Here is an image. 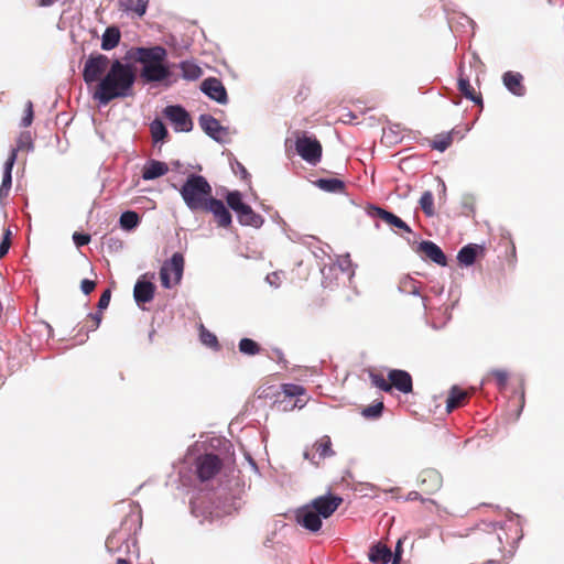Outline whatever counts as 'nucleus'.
Here are the masks:
<instances>
[{
    "label": "nucleus",
    "mask_w": 564,
    "mask_h": 564,
    "mask_svg": "<svg viewBox=\"0 0 564 564\" xmlns=\"http://www.w3.org/2000/svg\"><path fill=\"white\" fill-rule=\"evenodd\" d=\"M490 375L494 376L496 378V381H497V386L500 390H503L506 387H507V382H508V372L506 370H502V369H492L490 371Z\"/></svg>",
    "instance_id": "46"
},
{
    "label": "nucleus",
    "mask_w": 564,
    "mask_h": 564,
    "mask_svg": "<svg viewBox=\"0 0 564 564\" xmlns=\"http://www.w3.org/2000/svg\"><path fill=\"white\" fill-rule=\"evenodd\" d=\"M484 252V246L477 243H468L460 248L457 253V261L463 267H470L475 263L478 256Z\"/></svg>",
    "instance_id": "18"
},
{
    "label": "nucleus",
    "mask_w": 564,
    "mask_h": 564,
    "mask_svg": "<svg viewBox=\"0 0 564 564\" xmlns=\"http://www.w3.org/2000/svg\"><path fill=\"white\" fill-rule=\"evenodd\" d=\"M198 124L200 129L215 142L224 143L223 134L227 133L228 128L220 124V122L209 113H202L198 117Z\"/></svg>",
    "instance_id": "12"
},
{
    "label": "nucleus",
    "mask_w": 564,
    "mask_h": 564,
    "mask_svg": "<svg viewBox=\"0 0 564 564\" xmlns=\"http://www.w3.org/2000/svg\"><path fill=\"white\" fill-rule=\"evenodd\" d=\"M296 153L308 164L316 165L322 158V144L312 135L303 133L295 141Z\"/></svg>",
    "instance_id": "6"
},
{
    "label": "nucleus",
    "mask_w": 564,
    "mask_h": 564,
    "mask_svg": "<svg viewBox=\"0 0 564 564\" xmlns=\"http://www.w3.org/2000/svg\"><path fill=\"white\" fill-rule=\"evenodd\" d=\"M17 161V150L10 151L8 159L3 165V175L2 182L0 185V204H2L3 199L8 197L9 192L12 186V170Z\"/></svg>",
    "instance_id": "17"
},
{
    "label": "nucleus",
    "mask_w": 564,
    "mask_h": 564,
    "mask_svg": "<svg viewBox=\"0 0 564 564\" xmlns=\"http://www.w3.org/2000/svg\"><path fill=\"white\" fill-rule=\"evenodd\" d=\"M343 498L326 494L313 499L295 511L296 522L310 532H318L322 528V519L329 518L340 506Z\"/></svg>",
    "instance_id": "3"
},
{
    "label": "nucleus",
    "mask_w": 564,
    "mask_h": 564,
    "mask_svg": "<svg viewBox=\"0 0 564 564\" xmlns=\"http://www.w3.org/2000/svg\"><path fill=\"white\" fill-rule=\"evenodd\" d=\"M332 263L337 265V272H340L341 274L347 273L349 280L354 276L355 271L352 270V262L349 254L340 257L336 262Z\"/></svg>",
    "instance_id": "38"
},
{
    "label": "nucleus",
    "mask_w": 564,
    "mask_h": 564,
    "mask_svg": "<svg viewBox=\"0 0 564 564\" xmlns=\"http://www.w3.org/2000/svg\"><path fill=\"white\" fill-rule=\"evenodd\" d=\"M239 351L246 356H254L260 352V345L248 337L241 338L238 344Z\"/></svg>",
    "instance_id": "34"
},
{
    "label": "nucleus",
    "mask_w": 564,
    "mask_h": 564,
    "mask_svg": "<svg viewBox=\"0 0 564 564\" xmlns=\"http://www.w3.org/2000/svg\"><path fill=\"white\" fill-rule=\"evenodd\" d=\"M110 299H111V290L106 289L101 293L100 299L98 301V304H97L98 311L102 312L104 310H106L109 306Z\"/></svg>",
    "instance_id": "49"
},
{
    "label": "nucleus",
    "mask_w": 564,
    "mask_h": 564,
    "mask_svg": "<svg viewBox=\"0 0 564 564\" xmlns=\"http://www.w3.org/2000/svg\"><path fill=\"white\" fill-rule=\"evenodd\" d=\"M17 153L22 150H26L31 152L34 150V143L32 139V134L30 131H23L17 139V148L11 149V151H15Z\"/></svg>",
    "instance_id": "35"
},
{
    "label": "nucleus",
    "mask_w": 564,
    "mask_h": 564,
    "mask_svg": "<svg viewBox=\"0 0 564 564\" xmlns=\"http://www.w3.org/2000/svg\"><path fill=\"white\" fill-rule=\"evenodd\" d=\"M155 333H156V332H155V329H154V328H152V329L149 332L148 339H149V341H150V343H153V340H154V336H155Z\"/></svg>",
    "instance_id": "61"
},
{
    "label": "nucleus",
    "mask_w": 564,
    "mask_h": 564,
    "mask_svg": "<svg viewBox=\"0 0 564 564\" xmlns=\"http://www.w3.org/2000/svg\"><path fill=\"white\" fill-rule=\"evenodd\" d=\"M73 241L76 247H84L90 242V236L85 232L75 231L73 234Z\"/></svg>",
    "instance_id": "48"
},
{
    "label": "nucleus",
    "mask_w": 564,
    "mask_h": 564,
    "mask_svg": "<svg viewBox=\"0 0 564 564\" xmlns=\"http://www.w3.org/2000/svg\"><path fill=\"white\" fill-rule=\"evenodd\" d=\"M282 391L285 398H295L305 393L304 387L295 383L283 384Z\"/></svg>",
    "instance_id": "44"
},
{
    "label": "nucleus",
    "mask_w": 564,
    "mask_h": 564,
    "mask_svg": "<svg viewBox=\"0 0 564 564\" xmlns=\"http://www.w3.org/2000/svg\"><path fill=\"white\" fill-rule=\"evenodd\" d=\"M88 317H90L94 321V325L89 329L90 332H94L99 327L102 321V314L100 311H98L97 313H89Z\"/></svg>",
    "instance_id": "52"
},
{
    "label": "nucleus",
    "mask_w": 564,
    "mask_h": 564,
    "mask_svg": "<svg viewBox=\"0 0 564 564\" xmlns=\"http://www.w3.org/2000/svg\"><path fill=\"white\" fill-rule=\"evenodd\" d=\"M55 1L56 0H39V6L47 8V7L53 6Z\"/></svg>",
    "instance_id": "58"
},
{
    "label": "nucleus",
    "mask_w": 564,
    "mask_h": 564,
    "mask_svg": "<svg viewBox=\"0 0 564 564\" xmlns=\"http://www.w3.org/2000/svg\"><path fill=\"white\" fill-rule=\"evenodd\" d=\"M402 544H403V540L399 539L397 544H395V546H394V552H392V558L391 560H398V561L402 560V554H403Z\"/></svg>",
    "instance_id": "53"
},
{
    "label": "nucleus",
    "mask_w": 564,
    "mask_h": 564,
    "mask_svg": "<svg viewBox=\"0 0 564 564\" xmlns=\"http://www.w3.org/2000/svg\"><path fill=\"white\" fill-rule=\"evenodd\" d=\"M368 214L371 217L380 218L384 223H387L391 227H395L398 225H401L402 219L393 214L392 212H389L382 207L370 205L368 209Z\"/></svg>",
    "instance_id": "24"
},
{
    "label": "nucleus",
    "mask_w": 564,
    "mask_h": 564,
    "mask_svg": "<svg viewBox=\"0 0 564 564\" xmlns=\"http://www.w3.org/2000/svg\"><path fill=\"white\" fill-rule=\"evenodd\" d=\"M137 80L135 67L119 58L111 61L104 77L96 85L93 99L99 106H107L115 99L133 96V87Z\"/></svg>",
    "instance_id": "1"
},
{
    "label": "nucleus",
    "mask_w": 564,
    "mask_h": 564,
    "mask_svg": "<svg viewBox=\"0 0 564 564\" xmlns=\"http://www.w3.org/2000/svg\"><path fill=\"white\" fill-rule=\"evenodd\" d=\"M502 84L506 89L517 97H523L527 89L523 85V75L519 72L507 70L502 74Z\"/></svg>",
    "instance_id": "16"
},
{
    "label": "nucleus",
    "mask_w": 564,
    "mask_h": 564,
    "mask_svg": "<svg viewBox=\"0 0 564 564\" xmlns=\"http://www.w3.org/2000/svg\"><path fill=\"white\" fill-rule=\"evenodd\" d=\"M185 206L191 212L203 210L213 196V188L207 178L200 174L191 173L178 188Z\"/></svg>",
    "instance_id": "4"
},
{
    "label": "nucleus",
    "mask_w": 564,
    "mask_h": 564,
    "mask_svg": "<svg viewBox=\"0 0 564 564\" xmlns=\"http://www.w3.org/2000/svg\"><path fill=\"white\" fill-rule=\"evenodd\" d=\"M273 351H274V354H275V356L278 357L279 360L283 359V352H282L281 349L275 348Z\"/></svg>",
    "instance_id": "62"
},
{
    "label": "nucleus",
    "mask_w": 564,
    "mask_h": 564,
    "mask_svg": "<svg viewBox=\"0 0 564 564\" xmlns=\"http://www.w3.org/2000/svg\"><path fill=\"white\" fill-rule=\"evenodd\" d=\"M409 295L421 296L419 283L411 289Z\"/></svg>",
    "instance_id": "59"
},
{
    "label": "nucleus",
    "mask_w": 564,
    "mask_h": 564,
    "mask_svg": "<svg viewBox=\"0 0 564 564\" xmlns=\"http://www.w3.org/2000/svg\"><path fill=\"white\" fill-rule=\"evenodd\" d=\"M236 172L240 174L242 180H247L249 177L247 169L240 162H236Z\"/></svg>",
    "instance_id": "54"
},
{
    "label": "nucleus",
    "mask_w": 564,
    "mask_h": 564,
    "mask_svg": "<svg viewBox=\"0 0 564 564\" xmlns=\"http://www.w3.org/2000/svg\"><path fill=\"white\" fill-rule=\"evenodd\" d=\"M315 446L319 458L324 459L335 455V452L332 449V442L329 436H324L319 443H316Z\"/></svg>",
    "instance_id": "39"
},
{
    "label": "nucleus",
    "mask_w": 564,
    "mask_h": 564,
    "mask_svg": "<svg viewBox=\"0 0 564 564\" xmlns=\"http://www.w3.org/2000/svg\"><path fill=\"white\" fill-rule=\"evenodd\" d=\"M458 89L462 95L468 100L473 101L476 105H482V97L480 94H476L473 89L470 82L467 77L459 76L458 78Z\"/></svg>",
    "instance_id": "28"
},
{
    "label": "nucleus",
    "mask_w": 564,
    "mask_h": 564,
    "mask_svg": "<svg viewBox=\"0 0 564 564\" xmlns=\"http://www.w3.org/2000/svg\"><path fill=\"white\" fill-rule=\"evenodd\" d=\"M34 119V112H33V104L32 101L28 100L25 104V110L24 116L21 120V127L26 128L32 124Z\"/></svg>",
    "instance_id": "47"
},
{
    "label": "nucleus",
    "mask_w": 564,
    "mask_h": 564,
    "mask_svg": "<svg viewBox=\"0 0 564 564\" xmlns=\"http://www.w3.org/2000/svg\"><path fill=\"white\" fill-rule=\"evenodd\" d=\"M397 228L405 231L406 234H410V235L413 234L411 227L404 220H402L401 225H398Z\"/></svg>",
    "instance_id": "56"
},
{
    "label": "nucleus",
    "mask_w": 564,
    "mask_h": 564,
    "mask_svg": "<svg viewBox=\"0 0 564 564\" xmlns=\"http://www.w3.org/2000/svg\"><path fill=\"white\" fill-rule=\"evenodd\" d=\"M388 380L391 384V390L394 388L401 393L408 394L413 390V380L406 370L391 369L388 372Z\"/></svg>",
    "instance_id": "14"
},
{
    "label": "nucleus",
    "mask_w": 564,
    "mask_h": 564,
    "mask_svg": "<svg viewBox=\"0 0 564 564\" xmlns=\"http://www.w3.org/2000/svg\"><path fill=\"white\" fill-rule=\"evenodd\" d=\"M203 210L212 213L217 219L219 227L227 228L232 223V216L229 208L218 198L213 197Z\"/></svg>",
    "instance_id": "15"
},
{
    "label": "nucleus",
    "mask_w": 564,
    "mask_h": 564,
    "mask_svg": "<svg viewBox=\"0 0 564 564\" xmlns=\"http://www.w3.org/2000/svg\"><path fill=\"white\" fill-rule=\"evenodd\" d=\"M126 58H134L141 64L140 78L144 84H163L171 86L173 73L167 62V51L161 45L139 46L128 51Z\"/></svg>",
    "instance_id": "2"
},
{
    "label": "nucleus",
    "mask_w": 564,
    "mask_h": 564,
    "mask_svg": "<svg viewBox=\"0 0 564 564\" xmlns=\"http://www.w3.org/2000/svg\"><path fill=\"white\" fill-rule=\"evenodd\" d=\"M405 240L410 246L413 247L415 253L424 254L426 259L431 260L437 265H447V258L444 251L435 242L431 240H422L421 242H417L416 235H413V239L408 237Z\"/></svg>",
    "instance_id": "7"
},
{
    "label": "nucleus",
    "mask_w": 564,
    "mask_h": 564,
    "mask_svg": "<svg viewBox=\"0 0 564 564\" xmlns=\"http://www.w3.org/2000/svg\"><path fill=\"white\" fill-rule=\"evenodd\" d=\"M162 113L176 132H191L193 130L194 123L191 115L182 105H167Z\"/></svg>",
    "instance_id": "8"
},
{
    "label": "nucleus",
    "mask_w": 564,
    "mask_h": 564,
    "mask_svg": "<svg viewBox=\"0 0 564 564\" xmlns=\"http://www.w3.org/2000/svg\"><path fill=\"white\" fill-rule=\"evenodd\" d=\"M322 273V285L324 288H333L336 284L337 276V265L333 264L332 262L328 264H324L321 268Z\"/></svg>",
    "instance_id": "31"
},
{
    "label": "nucleus",
    "mask_w": 564,
    "mask_h": 564,
    "mask_svg": "<svg viewBox=\"0 0 564 564\" xmlns=\"http://www.w3.org/2000/svg\"><path fill=\"white\" fill-rule=\"evenodd\" d=\"M117 564H131V562L126 558L119 557L117 560Z\"/></svg>",
    "instance_id": "64"
},
{
    "label": "nucleus",
    "mask_w": 564,
    "mask_h": 564,
    "mask_svg": "<svg viewBox=\"0 0 564 564\" xmlns=\"http://www.w3.org/2000/svg\"><path fill=\"white\" fill-rule=\"evenodd\" d=\"M199 89L205 96L219 105H227L229 101L227 89L217 77L205 78L200 83Z\"/></svg>",
    "instance_id": "11"
},
{
    "label": "nucleus",
    "mask_w": 564,
    "mask_h": 564,
    "mask_svg": "<svg viewBox=\"0 0 564 564\" xmlns=\"http://www.w3.org/2000/svg\"><path fill=\"white\" fill-rule=\"evenodd\" d=\"M236 215L241 226L260 228L264 223L263 217L260 214H257L248 204L236 213Z\"/></svg>",
    "instance_id": "20"
},
{
    "label": "nucleus",
    "mask_w": 564,
    "mask_h": 564,
    "mask_svg": "<svg viewBox=\"0 0 564 564\" xmlns=\"http://www.w3.org/2000/svg\"><path fill=\"white\" fill-rule=\"evenodd\" d=\"M419 479L423 490L429 494H433L442 487V476L436 469L423 470Z\"/></svg>",
    "instance_id": "19"
},
{
    "label": "nucleus",
    "mask_w": 564,
    "mask_h": 564,
    "mask_svg": "<svg viewBox=\"0 0 564 564\" xmlns=\"http://www.w3.org/2000/svg\"><path fill=\"white\" fill-rule=\"evenodd\" d=\"M2 240H6L8 242H11V230L8 228L4 230Z\"/></svg>",
    "instance_id": "60"
},
{
    "label": "nucleus",
    "mask_w": 564,
    "mask_h": 564,
    "mask_svg": "<svg viewBox=\"0 0 564 564\" xmlns=\"http://www.w3.org/2000/svg\"><path fill=\"white\" fill-rule=\"evenodd\" d=\"M265 281L273 288L278 289L281 285V278L279 272H271L265 276Z\"/></svg>",
    "instance_id": "51"
},
{
    "label": "nucleus",
    "mask_w": 564,
    "mask_h": 564,
    "mask_svg": "<svg viewBox=\"0 0 564 564\" xmlns=\"http://www.w3.org/2000/svg\"><path fill=\"white\" fill-rule=\"evenodd\" d=\"M199 338L205 346L218 349L219 345L216 335L207 330L204 326L200 327Z\"/></svg>",
    "instance_id": "41"
},
{
    "label": "nucleus",
    "mask_w": 564,
    "mask_h": 564,
    "mask_svg": "<svg viewBox=\"0 0 564 564\" xmlns=\"http://www.w3.org/2000/svg\"><path fill=\"white\" fill-rule=\"evenodd\" d=\"M419 204H420L421 209L427 217L434 216V214H435L434 197H433L432 192H430V191L424 192L420 198Z\"/></svg>",
    "instance_id": "37"
},
{
    "label": "nucleus",
    "mask_w": 564,
    "mask_h": 564,
    "mask_svg": "<svg viewBox=\"0 0 564 564\" xmlns=\"http://www.w3.org/2000/svg\"><path fill=\"white\" fill-rule=\"evenodd\" d=\"M10 246H11V242L1 240V242H0V259H2L9 252Z\"/></svg>",
    "instance_id": "55"
},
{
    "label": "nucleus",
    "mask_w": 564,
    "mask_h": 564,
    "mask_svg": "<svg viewBox=\"0 0 564 564\" xmlns=\"http://www.w3.org/2000/svg\"><path fill=\"white\" fill-rule=\"evenodd\" d=\"M170 272H173L175 284H178L184 272V257L181 252H174L160 269V279L164 289L172 288Z\"/></svg>",
    "instance_id": "9"
},
{
    "label": "nucleus",
    "mask_w": 564,
    "mask_h": 564,
    "mask_svg": "<svg viewBox=\"0 0 564 564\" xmlns=\"http://www.w3.org/2000/svg\"><path fill=\"white\" fill-rule=\"evenodd\" d=\"M121 40V32L118 26L109 25L101 35L100 47L102 51H111L117 47Z\"/></svg>",
    "instance_id": "23"
},
{
    "label": "nucleus",
    "mask_w": 564,
    "mask_h": 564,
    "mask_svg": "<svg viewBox=\"0 0 564 564\" xmlns=\"http://www.w3.org/2000/svg\"><path fill=\"white\" fill-rule=\"evenodd\" d=\"M408 500H423L422 496L417 491H410Z\"/></svg>",
    "instance_id": "57"
},
{
    "label": "nucleus",
    "mask_w": 564,
    "mask_h": 564,
    "mask_svg": "<svg viewBox=\"0 0 564 564\" xmlns=\"http://www.w3.org/2000/svg\"><path fill=\"white\" fill-rule=\"evenodd\" d=\"M120 2L124 11H133L139 17H142L147 12L149 0H121Z\"/></svg>",
    "instance_id": "32"
},
{
    "label": "nucleus",
    "mask_w": 564,
    "mask_h": 564,
    "mask_svg": "<svg viewBox=\"0 0 564 564\" xmlns=\"http://www.w3.org/2000/svg\"><path fill=\"white\" fill-rule=\"evenodd\" d=\"M315 185L324 191V192H327V193H343L344 189H345V183L344 181L339 180V178H336V177H330V178H318L315 181Z\"/></svg>",
    "instance_id": "27"
},
{
    "label": "nucleus",
    "mask_w": 564,
    "mask_h": 564,
    "mask_svg": "<svg viewBox=\"0 0 564 564\" xmlns=\"http://www.w3.org/2000/svg\"><path fill=\"white\" fill-rule=\"evenodd\" d=\"M156 286L153 282L148 280V274H142L137 280L133 288V299L135 303L141 306L153 300Z\"/></svg>",
    "instance_id": "13"
},
{
    "label": "nucleus",
    "mask_w": 564,
    "mask_h": 564,
    "mask_svg": "<svg viewBox=\"0 0 564 564\" xmlns=\"http://www.w3.org/2000/svg\"><path fill=\"white\" fill-rule=\"evenodd\" d=\"M169 172V166L165 162L158 160H149L142 170V178L144 181H152L165 175Z\"/></svg>",
    "instance_id": "21"
},
{
    "label": "nucleus",
    "mask_w": 564,
    "mask_h": 564,
    "mask_svg": "<svg viewBox=\"0 0 564 564\" xmlns=\"http://www.w3.org/2000/svg\"><path fill=\"white\" fill-rule=\"evenodd\" d=\"M383 409H384L383 402L379 401V402H376L373 404L366 406L362 410L361 414L366 419L376 420L382 415Z\"/></svg>",
    "instance_id": "40"
},
{
    "label": "nucleus",
    "mask_w": 564,
    "mask_h": 564,
    "mask_svg": "<svg viewBox=\"0 0 564 564\" xmlns=\"http://www.w3.org/2000/svg\"><path fill=\"white\" fill-rule=\"evenodd\" d=\"M227 207L238 213L247 203L243 202L242 194L239 191H229L226 195Z\"/></svg>",
    "instance_id": "33"
},
{
    "label": "nucleus",
    "mask_w": 564,
    "mask_h": 564,
    "mask_svg": "<svg viewBox=\"0 0 564 564\" xmlns=\"http://www.w3.org/2000/svg\"><path fill=\"white\" fill-rule=\"evenodd\" d=\"M153 144L162 143L169 137V130L162 119L155 118L150 123Z\"/></svg>",
    "instance_id": "26"
},
{
    "label": "nucleus",
    "mask_w": 564,
    "mask_h": 564,
    "mask_svg": "<svg viewBox=\"0 0 564 564\" xmlns=\"http://www.w3.org/2000/svg\"><path fill=\"white\" fill-rule=\"evenodd\" d=\"M417 282L410 275H404L400 279L398 284V291L402 294H409L411 289L415 286Z\"/></svg>",
    "instance_id": "45"
},
{
    "label": "nucleus",
    "mask_w": 564,
    "mask_h": 564,
    "mask_svg": "<svg viewBox=\"0 0 564 564\" xmlns=\"http://www.w3.org/2000/svg\"><path fill=\"white\" fill-rule=\"evenodd\" d=\"M467 399V393L457 386H453L446 400V411L451 413L462 406Z\"/></svg>",
    "instance_id": "25"
},
{
    "label": "nucleus",
    "mask_w": 564,
    "mask_h": 564,
    "mask_svg": "<svg viewBox=\"0 0 564 564\" xmlns=\"http://www.w3.org/2000/svg\"><path fill=\"white\" fill-rule=\"evenodd\" d=\"M141 221L139 214L134 210H124L119 218L120 228L126 231L135 229Z\"/></svg>",
    "instance_id": "30"
},
{
    "label": "nucleus",
    "mask_w": 564,
    "mask_h": 564,
    "mask_svg": "<svg viewBox=\"0 0 564 564\" xmlns=\"http://www.w3.org/2000/svg\"><path fill=\"white\" fill-rule=\"evenodd\" d=\"M223 462L218 455L208 453L196 458V474L200 481L214 478L221 469Z\"/></svg>",
    "instance_id": "10"
},
{
    "label": "nucleus",
    "mask_w": 564,
    "mask_h": 564,
    "mask_svg": "<svg viewBox=\"0 0 564 564\" xmlns=\"http://www.w3.org/2000/svg\"><path fill=\"white\" fill-rule=\"evenodd\" d=\"M178 67L185 80H197L203 75L202 68L193 61H182Z\"/></svg>",
    "instance_id": "29"
},
{
    "label": "nucleus",
    "mask_w": 564,
    "mask_h": 564,
    "mask_svg": "<svg viewBox=\"0 0 564 564\" xmlns=\"http://www.w3.org/2000/svg\"><path fill=\"white\" fill-rule=\"evenodd\" d=\"M96 288V282L89 279H84L80 282V290L85 295L90 294Z\"/></svg>",
    "instance_id": "50"
},
{
    "label": "nucleus",
    "mask_w": 564,
    "mask_h": 564,
    "mask_svg": "<svg viewBox=\"0 0 564 564\" xmlns=\"http://www.w3.org/2000/svg\"><path fill=\"white\" fill-rule=\"evenodd\" d=\"M369 378L376 388L382 390L383 392H391V384L388 379L383 378V376L376 372H370Z\"/></svg>",
    "instance_id": "43"
},
{
    "label": "nucleus",
    "mask_w": 564,
    "mask_h": 564,
    "mask_svg": "<svg viewBox=\"0 0 564 564\" xmlns=\"http://www.w3.org/2000/svg\"><path fill=\"white\" fill-rule=\"evenodd\" d=\"M124 540V536L119 532H112L106 540V549L110 553H115L117 551H120V547L118 546L119 543H121Z\"/></svg>",
    "instance_id": "42"
},
{
    "label": "nucleus",
    "mask_w": 564,
    "mask_h": 564,
    "mask_svg": "<svg viewBox=\"0 0 564 564\" xmlns=\"http://www.w3.org/2000/svg\"><path fill=\"white\" fill-rule=\"evenodd\" d=\"M247 459L249 460V463L252 466V468L257 469V464H256V462L252 459V457L250 455L247 456Z\"/></svg>",
    "instance_id": "63"
},
{
    "label": "nucleus",
    "mask_w": 564,
    "mask_h": 564,
    "mask_svg": "<svg viewBox=\"0 0 564 564\" xmlns=\"http://www.w3.org/2000/svg\"><path fill=\"white\" fill-rule=\"evenodd\" d=\"M110 59L101 53H91L83 68V80L86 85L99 83L110 66Z\"/></svg>",
    "instance_id": "5"
},
{
    "label": "nucleus",
    "mask_w": 564,
    "mask_h": 564,
    "mask_svg": "<svg viewBox=\"0 0 564 564\" xmlns=\"http://www.w3.org/2000/svg\"><path fill=\"white\" fill-rule=\"evenodd\" d=\"M368 558L373 564H388L392 561V551L381 543H376L370 547Z\"/></svg>",
    "instance_id": "22"
},
{
    "label": "nucleus",
    "mask_w": 564,
    "mask_h": 564,
    "mask_svg": "<svg viewBox=\"0 0 564 564\" xmlns=\"http://www.w3.org/2000/svg\"><path fill=\"white\" fill-rule=\"evenodd\" d=\"M453 142V132L441 133L435 137L431 147L440 152L446 151Z\"/></svg>",
    "instance_id": "36"
}]
</instances>
